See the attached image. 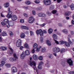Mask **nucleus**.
Returning a JSON list of instances; mask_svg holds the SVG:
<instances>
[{"label": "nucleus", "instance_id": "obj_1", "mask_svg": "<svg viewBox=\"0 0 74 74\" xmlns=\"http://www.w3.org/2000/svg\"><path fill=\"white\" fill-rule=\"evenodd\" d=\"M59 43L60 45H62V44H65V45L67 47H70V45L68 42H66L64 41L63 40L60 41Z\"/></svg>", "mask_w": 74, "mask_h": 74}, {"label": "nucleus", "instance_id": "obj_2", "mask_svg": "<svg viewBox=\"0 0 74 74\" xmlns=\"http://www.w3.org/2000/svg\"><path fill=\"white\" fill-rule=\"evenodd\" d=\"M43 3L45 5H49L51 4V1L50 0H44Z\"/></svg>", "mask_w": 74, "mask_h": 74}, {"label": "nucleus", "instance_id": "obj_3", "mask_svg": "<svg viewBox=\"0 0 74 74\" xmlns=\"http://www.w3.org/2000/svg\"><path fill=\"white\" fill-rule=\"evenodd\" d=\"M22 44V41L20 39L18 40L16 43V46L17 47H20Z\"/></svg>", "mask_w": 74, "mask_h": 74}, {"label": "nucleus", "instance_id": "obj_4", "mask_svg": "<svg viewBox=\"0 0 74 74\" xmlns=\"http://www.w3.org/2000/svg\"><path fill=\"white\" fill-rule=\"evenodd\" d=\"M10 18H11L12 20L13 21H15L17 19V17L15 15H13L12 16L10 15Z\"/></svg>", "mask_w": 74, "mask_h": 74}, {"label": "nucleus", "instance_id": "obj_5", "mask_svg": "<svg viewBox=\"0 0 74 74\" xmlns=\"http://www.w3.org/2000/svg\"><path fill=\"white\" fill-rule=\"evenodd\" d=\"M67 62L68 64H69V66H71L73 65V62L71 58L67 60Z\"/></svg>", "mask_w": 74, "mask_h": 74}, {"label": "nucleus", "instance_id": "obj_6", "mask_svg": "<svg viewBox=\"0 0 74 74\" xmlns=\"http://www.w3.org/2000/svg\"><path fill=\"white\" fill-rule=\"evenodd\" d=\"M30 19L28 20V22L29 23H33L34 22L35 19L33 18V16H31L29 18Z\"/></svg>", "mask_w": 74, "mask_h": 74}, {"label": "nucleus", "instance_id": "obj_7", "mask_svg": "<svg viewBox=\"0 0 74 74\" xmlns=\"http://www.w3.org/2000/svg\"><path fill=\"white\" fill-rule=\"evenodd\" d=\"M38 16L40 17H42L43 18H45L46 17V14L43 13H40L38 14Z\"/></svg>", "mask_w": 74, "mask_h": 74}, {"label": "nucleus", "instance_id": "obj_8", "mask_svg": "<svg viewBox=\"0 0 74 74\" xmlns=\"http://www.w3.org/2000/svg\"><path fill=\"white\" fill-rule=\"evenodd\" d=\"M26 56V55L24 52V51H23L20 56V57L21 59H23L25 58Z\"/></svg>", "mask_w": 74, "mask_h": 74}, {"label": "nucleus", "instance_id": "obj_9", "mask_svg": "<svg viewBox=\"0 0 74 74\" xmlns=\"http://www.w3.org/2000/svg\"><path fill=\"white\" fill-rule=\"evenodd\" d=\"M13 55L14 58H13V59L11 60H13L12 61V62H13V61H16V60L18 59L17 57V56H16V53H14Z\"/></svg>", "mask_w": 74, "mask_h": 74}, {"label": "nucleus", "instance_id": "obj_10", "mask_svg": "<svg viewBox=\"0 0 74 74\" xmlns=\"http://www.w3.org/2000/svg\"><path fill=\"white\" fill-rule=\"evenodd\" d=\"M3 21L5 23H6H6H8L6 24V26L7 27H10V25L9 24V23H8V22H9V21L6 18L4 19Z\"/></svg>", "mask_w": 74, "mask_h": 74}, {"label": "nucleus", "instance_id": "obj_11", "mask_svg": "<svg viewBox=\"0 0 74 74\" xmlns=\"http://www.w3.org/2000/svg\"><path fill=\"white\" fill-rule=\"evenodd\" d=\"M11 70L12 73H16L17 72V69L16 67H13L11 69Z\"/></svg>", "mask_w": 74, "mask_h": 74}, {"label": "nucleus", "instance_id": "obj_12", "mask_svg": "<svg viewBox=\"0 0 74 74\" xmlns=\"http://www.w3.org/2000/svg\"><path fill=\"white\" fill-rule=\"evenodd\" d=\"M29 62L30 65L31 66H36V62H35V61H30Z\"/></svg>", "mask_w": 74, "mask_h": 74}, {"label": "nucleus", "instance_id": "obj_13", "mask_svg": "<svg viewBox=\"0 0 74 74\" xmlns=\"http://www.w3.org/2000/svg\"><path fill=\"white\" fill-rule=\"evenodd\" d=\"M10 5L9 4V2H7L5 3L4 4V6L5 8H8L9 7Z\"/></svg>", "mask_w": 74, "mask_h": 74}, {"label": "nucleus", "instance_id": "obj_14", "mask_svg": "<svg viewBox=\"0 0 74 74\" xmlns=\"http://www.w3.org/2000/svg\"><path fill=\"white\" fill-rule=\"evenodd\" d=\"M24 52L26 55L29 56L30 55V52L28 50H26L25 51H24Z\"/></svg>", "mask_w": 74, "mask_h": 74}, {"label": "nucleus", "instance_id": "obj_15", "mask_svg": "<svg viewBox=\"0 0 74 74\" xmlns=\"http://www.w3.org/2000/svg\"><path fill=\"white\" fill-rule=\"evenodd\" d=\"M21 29H26V30H29V28L26 26H22L21 27Z\"/></svg>", "mask_w": 74, "mask_h": 74}, {"label": "nucleus", "instance_id": "obj_16", "mask_svg": "<svg viewBox=\"0 0 74 74\" xmlns=\"http://www.w3.org/2000/svg\"><path fill=\"white\" fill-rule=\"evenodd\" d=\"M39 34L40 36H44V33H43V32L42 30L40 29L39 30Z\"/></svg>", "mask_w": 74, "mask_h": 74}, {"label": "nucleus", "instance_id": "obj_17", "mask_svg": "<svg viewBox=\"0 0 74 74\" xmlns=\"http://www.w3.org/2000/svg\"><path fill=\"white\" fill-rule=\"evenodd\" d=\"M10 54L11 55L13 54V53L14 52V50H13L12 48L10 47Z\"/></svg>", "mask_w": 74, "mask_h": 74}, {"label": "nucleus", "instance_id": "obj_18", "mask_svg": "<svg viewBox=\"0 0 74 74\" xmlns=\"http://www.w3.org/2000/svg\"><path fill=\"white\" fill-rule=\"evenodd\" d=\"M25 34H24V33H21L20 36L21 38H25Z\"/></svg>", "mask_w": 74, "mask_h": 74}, {"label": "nucleus", "instance_id": "obj_19", "mask_svg": "<svg viewBox=\"0 0 74 74\" xmlns=\"http://www.w3.org/2000/svg\"><path fill=\"white\" fill-rule=\"evenodd\" d=\"M46 44L47 45L50 46L51 45V43L49 40H47L46 41Z\"/></svg>", "mask_w": 74, "mask_h": 74}, {"label": "nucleus", "instance_id": "obj_20", "mask_svg": "<svg viewBox=\"0 0 74 74\" xmlns=\"http://www.w3.org/2000/svg\"><path fill=\"white\" fill-rule=\"evenodd\" d=\"M34 59L35 60H37L38 59V57L36 55L34 54L33 56Z\"/></svg>", "mask_w": 74, "mask_h": 74}, {"label": "nucleus", "instance_id": "obj_21", "mask_svg": "<svg viewBox=\"0 0 74 74\" xmlns=\"http://www.w3.org/2000/svg\"><path fill=\"white\" fill-rule=\"evenodd\" d=\"M1 49L3 51H5V50L7 49V47H3L1 48Z\"/></svg>", "mask_w": 74, "mask_h": 74}, {"label": "nucleus", "instance_id": "obj_22", "mask_svg": "<svg viewBox=\"0 0 74 74\" xmlns=\"http://www.w3.org/2000/svg\"><path fill=\"white\" fill-rule=\"evenodd\" d=\"M71 13L70 11H68L65 13V15L66 16H69V15H70Z\"/></svg>", "mask_w": 74, "mask_h": 74}, {"label": "nucleus", "instance_id": "obj_23", "mask_svg": "<svg viewBox=\"0 0 74 74\" xmlns=\"http://www.w3.org/2000/svg\"><path fill=\"white\" fill-rule=\"evenodd\" d=\"M25 3L26 4V5H29V4H31V2L30 1H26L25 2Z\"/></svg>", "mask_w": 74, "mask_h": 74}, {"label": "nucleus", "instance_id": "obj_24", "mask_svg": "<svg viewBox=\"0 0 74 74\" xmlns=\"http://www.w3.org/2000/svg\"><path fill=\"white\" fill-rule=\"evenodd\" d=\"M70 7L71 10H74V5L73 4H72L71 5H70Z\"/></svg>", "mask_w": 74, "mask_h": 74}, {"label": "nucleus", "instance_id": "obj_25", "mask_svg": "<svg viewBox=\"0 0 74 74\" xmlns=\"http://www.w3.org/2000/svg\"><path fill=\"white\" fill-rule=\"evenodd\" d=\"M60 51V49L58 47H56V51L55 53H58V52H59Z\"/></svg>", "mask_w": 74, "mask_h": 74}, {"label": "nucleus", "instance_id": "obj_26", "mask_svg": "<svg viewBox=\"0 0 74 74\" xmlns=\"http://www.w3.org/2000/svg\"><path fill=\"white\" fill-rule=\"evenodd\" d=\"M53 38H54V39H56V40H57V38H58V36H57V35H56V34H53Z\"/></svg>", "mask_w": 74, "mask_h": 74}, {"label": "nucleus", "instance_id": "obj_27", "mask_svg": "<svg viewBox=\"0 0 74 74\" xmlns=\"http://www.w3.org/2000/svg\"><path fill=\"white\" fill-rule=\"evenodd\" d=\"M52 32H53V30H52V29L50 28L49 29L48 32L49 34H51V33H52Z\"/></svg>", "mask_w": 74, "mask_h": 74}, {"label": "nucleus", "instance_id": "obj_28", "mask_svg": "<svg viewBox=\"0 0 74 74\" xmlns=\"http://www.w3.org/2000/svg\"><path fill=\"white\" fill-rule=\"evenodd\" d=\"M38 46V45H37V44L36 43H34L33 45V47L35 49H36V48H37Z\"/></svg>", "mask_w": 74, "mask_h": 74}, {"label": "nucleus", "instance_id": "obj_29", "mask_svg": "<svg viewBox=\"0 0 74 74\" xmlns=\"http://www.w3.org/2000/svg\"><path fill=\"white\" fill-rule=\"evenodd\" d=\"M62 32H63L64 33H65V34H67L68 33V32L67 31V30L66 29H64L62 30Z\"/></svg>", "mask_w": 74, "mask_h": 74}, {"label": "nucleus", "instance_id": "obj_30", "mask_svg": "<svg viewBox=\"0 0 74 74\" xmlns=\"http://www.w3.org/2000/svg\"><path fill=\"white\" fill-rule=\"evenodd\" d=\"M38 69H39V70H42V65H39L38 66Z\"/></svg>", "mask_w": 74, "mask_h": 74}, {"label": "nucleus", "instance_id": "obj_31", "mask_svg": "<svg viewBox=\"0 0 74 74\" xmlns=\"http://www.w3.org/2000/svg\"><path fill=\"white\" fill-rule=\"evenodd\" d=\"M46 14L47 15H49V16H51V15L52 14V13L49 12V11H47V12Z\"/></svg>", "mask_w": 74, "mask_h": 74}, {"label": "nucleus", "instance_id": "obj_32", "mask_svg": "<svg viewBox=\"0 0 74 74\" xmlns=\"http://www.w3.org/2000/svg\"><path fill=\"white\" fill-rule=\"evenodd\" d=\"M53 51L54 52H56V47H54L53 48Z\"/></svg>", "mask_w": 74, "mask_h": 74}, {"label": "nucleus", "instance_id": "obj_33", "mask_svg": "<svg viewBox=\"0 0 74 74\" xmlns=\"http://www.w3.org/2000/svg\"><path fill=\"white\" fill-rule=\"evenodd\" d=\"M50 10H53L54 9V6L53 5H51L50 6Z\"/></svg>", "mask_w": 74, "mask_h": 74}, {"label": "nucleus", "instance_id": "obj_34", "mask_svg": "<svg viewBox=\"0 0 74 74\" xmlns=\"http://www.w3.org/2000/svg\"><path fill=\"white\" fill-rule=\"evenodd\" d=\"M2 35L3 36H7V33L4 32H3L2 33Z\"/></svg>", "mask_w": 74, "mask_h": 74}, {"label": "nucleus", "instance_id": "obj_35", "mask_svg": "<svg viewBox=\"0 0 74 74\" xmlns=\"http://www.w3.org/2000/svg\"><path fill=\"white\" fill-rule=\"evenodd\" d=\"M24 47L25 48H29V45H28L27 43H25L24 45Z\"/></svg>", "mask_w": 74, "mask_h": 74}, {"label": "nucleus", "instance_id": "obj_36", "mask_svg": "<svg viewBox=\"0 0 74 74\" xmlns=\"http://www.w3.org/2000/svg\"><path fill=\"white\" fill-rule=\"evenodd\" d=\"M56 12H57V11L56 10H53L51 12V13L53 14H55Z\"/></svg>", "mask_w": 74, "mask_h": 74}, {"label": "nucleus", "instance_id": "obj_37", "mask_svg": "<svg viewBox=\"0 0 74 74\" xmlns=\"http://www.w3.org/2000/svg\"><path fill=\"white\" fill-rule=\"evenodd\" d=\"M61 64L63 66H64V65H65V62L64 61H62L61 62Z\"/></svg>", "mask_w": 74, "mask_h": 74}, {"label": "nucleus", "instance_id": "obj_38", "mask_svg": "<svg viewBox=\"0 0 74 74\" xmlns=\"http://www.w3.org/2000/svg\"><path fill=\"white\" fill-rule=\"evenodd\" d=\"M13 33L12 32H10V37H13Z\"/></svg>", "mask_w": 74, "mask_h": 74}, {"label": "nucleus", "instance_id": "obj_39", "mask_svg": "<svg viewBox=\"0 0 74 74\" xmlns=\"http://www.w3.org/2000/svg\"><path fill=\"white\" fill-rule=\"evenodd\" d=\"M1 63L2 66H4L5 64V61H2L1 62Z\"/></svg>", "mask_w": 74, "mask_h": 74}, {"label": "nucleus", "instance_id": "obj_40", "mask_svg": "<svg viewBox=\"0 0 74 74\" xmlns=\"http://www.w3.org/2000/svg\"><path fill=\"white\" fill-rule=\"evenodd\" d=\"M1 24L3 25V26H5V25H7L6 23L4 22H1Z\"/></svg>", "mask_w": 74, "mask_h": 74}, {"label": "nucleus", "instance_id": "obj_41", "mask_svg": "<svg viewBox=\"0 0 74 74\" xmlns=\"http://www.w3.org/2000/svg\"><path fill=\"white\" fill-rule=\"evenodd\" d=\"M46 51V49L45 48H42V49L41 52H45Z\"/></svg>", "mask_w": 74, "mask_h": 74}, {"label": "nucleus", "instance_id": "obj_42", "mask_svg": "<svg viewBox=\"0 0 74 74\" xmlns=\"http://www.w3.org/2000/svg\"><path fill=\"white\" fill-rule=\"evenodd\" d=\"M65 52V49H62L61 50V53H63V52Z\"/></svg>", "mask_w": 74, "mask_h": 74}, {"label": "nucleus", "instance_id": "obj_43", "mask_svg": "<svg viewBox=\"0 0 74 74\" xmlns=\"http://www.w3.org/2000/svg\"><path fill=\"white\" fill-rule=\"evenodd\" d=\"M34 2L36 4H39L40 3V1L36 0L34 1Z\"/></svg>", "mask_w": 74, "mask_h": 74}, {"label": "nucleus", "instance_id": "obj_44", "mask_svg": "<svg viewBox=\"0 0 74 74\" xmlns=\"http://www.w3.org/2000/svg\"><path fill=\"white\" fill-rule=\"evenodd\" d=\"M36 33L37 35H39V34H40V30H39L38 29L36 32Z\"/></svg>", "mask_w": 74, "mask_h": 74}, {"label": "nucleus", "instance_id": "obj_45", "mask_svg": "<svg viewBox=\"0 0 74 74\" xmlns=\"http://www.w3.org/2000/svg\"><path fill=\"white\" fill-rule=\"evenodd\" d=\"M38 59L40 60H42V59H43V58L42 56H40L39 57Z\"/></svg>", "mask_w": 74, "mask_h": 74}, {"label": "nucleus", "instance_id": "obj_46", "mask_svg": "<svg viewBox=\"0 0 74 74\" xmlns=\"http://www.w3.org/2000/svg\"><path fill=\"white\" fill-rule=\"evenodd\" d=\"M54 41L55 43H56V44H59V42L58 41H57V40H55V39H54Z\"/></svg>", "mask_w": 74, "mask_h": 74}, {"label": "nucleus", "instance_id": "obj_47", "mask_svg": "<svg viewBox=\"0 0 74 74\" xmlns=\"http://www.w3.org/2000/svg\"><path fill=\"white\" fill-rule=\"evenodd\" d=\"M40 42L42 43L43 42V38H40Z\"/></svg>", "mask_w": 74, "mask_h": 74}, {"label": "nucleus", "instance_id": "obj_48", "mask_svg": "<svg viewBox=\"0 0 74 74\" xmlns=\"http://www.w3.org/2000/svg\"><path fill=\"white\" fill-rule=\"evenodd\" d=\"M46 25V24H45V23H44L42 24H40V26H41V27H43L44 26Z\"/></svg>", "mask_w": 74, "mask_h": 74}, {"label": "nucleus", "instance_id": "obj_49", "mask_svg": "<svg viewBox=\"0 0 74 74\" xmlns=\"http://www.w3.org/2000/svg\"><path fill=\"white\" fill-rule=\"evenodd\" d=\"M7 18H10V12H9L8 13V14L7 16Z\"/></svg>", "mask_w": 74, "mask_h": 74}, {"label": "nucleus", "instance_id": "obj_50", "mask_svg": "<svg viewBox=\"0 0 74 74\" xmlns=\"http://www.w3.org/2000/svg\"><path fill=\"white\" fill-rule=\"evenodd\" d=\"M69 74H74V71H71L69 73Z\"/></svg>", "mask_w": 74, "mask_h": 74}, {"label": "nucleus", "instance_id": "obj_51", "mask_svg": "<svg viewBox=\"0 0 74 74\" xmlns=\"http://www.w3.org/2000/svg\"><path fill=\"white\" fill-rule=\"evenodd\" d=\"M30 36H32L34 35V33H33V32L32 31H30Z\"/></svg>", "mask_w": 74, "mask_h": 74}, {"label": "nucleus", "instance_id": "obj_52", "mask_svg": "<svg viewBox=\"0 0 74 74\" xmlns=\"http://www.w3.org/2000/svg\"><path fill=\"white\" fill-rule=\"evenodd\" d=\"M41 47H40L39 48H37V49L36 50V51H37V52H39V50L40 49V48Z\"/></svg>", "mask_w": 74, "mask_h": 74}, {"label": "nucleus", "instance_id": "obj_53", "mask_svg": "<svg viewBox=\"0 0 74 74\" xmlns=\"http://www.w3.org/2000/svg\"><path fill=\"white\" fill-rule=\"evenodd\" d=\"M49 58H50L51 59H52L53 57V56H52V54H51L50 56H49Z\"/></svg>", "mask_w": 74, "mask_h": 74}, {"label": "nucleus", "instance_id": "obj_54", "mask_svg": "<svg viewBox=\"0 0 74 74\" xmlns=\"http://www.w3.org/2000/svg\"><path fill=\"white\" fill-rule=\"evenodd\" d=\"M12 11H10V15L11 16H12Z\"/></svg>", "mask_w": 74, "mask_h": 74}, {"label": "nucleus", "instance_id": "obj_55", "mask_svg": "<svg viewBox=\"0 0 74 74\" xmlns=\"http://www.w3.org/2000/svg\"><path fill=\"white\" fill-rule=\"evenodd\" d=\"M5 66L6 67H9V66H10V64H5Z\"/></svg>", "mask_w": 74, "mask_h": 74}, {"label": "nucleus", "instance_id": "obj_56", "mask_svg": "<svg viewBox=\"0 0 74 74\" xmlns=\"http://www.w3.org/2000/svg\"><path fill=\"white\" fill-rule=\"evenodd\" d=\"M20 22L21 23H24V20L21 19L20 20Z\"/></svg>", "mask_w": 74, "mask_h": 74}, {"label": "nucleus", "instance_id": "obj_57", "mask_svg": "<svg viewBox=\"0 0 74 74\" xmlns=\"http://www.w3.org/2000/svg\"><path fill=\"white\" fill-rule=\"evenodd\" d=\"M23 15H24V16H25V17H27V16H28V15L26 13H24Z\"/></svg>", "mask_w": 74, "mask_h": 74}, {"label": "nucleus", "instance_id": "obj_58", "mask_svg": "<svg viewBox=\"0 0 74 74\" xmlns=\"http://www.w3.org/2000/svg\"><path fill=\"white\" fill-rule=\"evenodd\" d=\"M36 11H35L34 10H33L32 11V14H33V15H36Z\"/></svg>", "mask_w": 74, "mask_h": 74}, {"label": "nucleus", "instance_id": "obj_59", "mask_svg": "<svg viewBox=\"0 0 74 74\" xmlns=\"http://www.w3.org/2000/svg\"><path fill=\"white\" fill-rule=\"evenodd\" d=\"M68 41H69V44H71L72 43V42L71 41V40H70V38H69L68 39Z\"/></svg>", "mask_w": 74, "mask_h": 74}, {"label": "nucleus", "instance_id": "obj_60", "mask_svg": "<svg viewBox=\"0 0 74 74\" xmlns=\"http://www.w3.org/2000/svg\"><path fill=\"white\" fill-rule=\"evenodd\" d=\"M10 26H13L14 25V23L13 22H12L10 23Z\"/></svg>", "mask_w": 74, "mask_h": 74}, {"label": "nucleus", "instance_id": "obj_61", "mask_svg": "<svg viewBox=\"0 0 74 74\" xmlns=\"http://www.w3.org/2000/svg\"><path fill=\"white\" fill-rule=\"evenodd\" d=\"M61 1H62V0H57V1L58 3H59L61 2Z\"/></svg>", "mask_w": 74, "mask_h": 74}, {"label": "nucleus", "instance_id": "obj_62", "mask_svg": "<svg viewBox=\"0 0 74 74\" xmlns=\"http://www.w3.org/2000/svg\"><path fill=\"white\" fill-rule=\"evenodd\" d=\"M42 32H43V33H44L46 34V33H47V31H46L45 30H43Z\"/></svg>", "mask_w": 74, "mask_h": 74}, {"label": "nucleus", "instance_id": "obj_63", "mask_svg": "<svg viewBox=\"0 0 74 74\" xmlns=\"http://www.w3.org/2000/svg\"><path fill=\"white\" fill-rule=\"evenodd\" d=\"M39 65H42V64H43V62H40V63L39 64Z\"/></svg>", "mask_w": 74, "mask_h": 74}, {"label": "nucleus", "instance_id": "obj_64", "mask_svg": "<svg viewBox=\"0 0 74 74\" xmlns=\"http://www.w3.org/2000/svg\"><path fill=\"white\" fill-rule=\"evenodd\" d=\"M71 23H72V24H73V25H74V21L73 20H72Z\"/></svg>", "mask_w": 74, "mask_h": 74}]
</instances>
